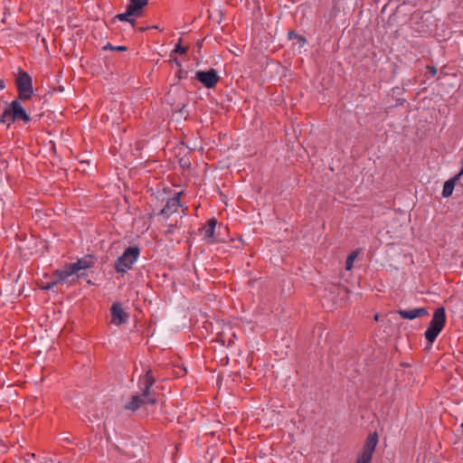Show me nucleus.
Here are the masks:
<instances>
[{"label": "nucleus", "instance_id": "obj_12", "mask_svg": "<svg viewBox=\"0 0 463 463\" xmlns=\"http://www.w3.org/2000/svg\"><path fill=\"white\" fill-rule=\"evenodd\" d=\"M397 313L404 319L412 320L416 317L428 315V310L425 307H418L413 309H400Z\"/></svg>", "mask_w": 463, "mask_h": 463}, {"label": "nucleus", "instance_id": "obj_3", "mask_svg": "<svg viewBox=\"0 0 463 463\" xmlns=\"http://www.w3.org/2000/svg\"><path fill=\"white\" fill-rule=\"evenodd\" d=\"M16 120H23L25 123L30 121L29 115L17 99L13 100L1 116V121L3 123H7V125H10Z\"/></svg>", "mask_w": 463, "mask_h": 463}, {"label": "nucleus", "instance_id": "obj_10", "mask_svg": "<svg viewBox=\"0 0 463 463\" xmlns=\"http://www.w3.org/2000/svg\"><path fill=\"white\" fill-rule=\"evenodd\" d=\"M180 193L176 194L175 196L169 198L164 206V208L161 210L160 213L164 216H170L174 213L177 211V209L181 206L180 204Z\"/></svg>", "mask_w": 463, "mask_h": 463}, {"label": "nucleus", "instance_id": "obj_1", "mask_svg": "<svg viewBox=\"0 0 463 463\" xmlns=\"http://www.w3.org/2000/svg\"><path fill=\"white\" fill-rule=\"evenodd\" d=\"M154 383L155 378L151 375V371H147L139 383L142 393L134 396L131 402L125 405V408L134 411L143 404H154L156 399L150 393V388Z\"/></svg>", "mask_w": 463, "mask_h": 463}, {"label": "nucleus", "instance_id": "obj_21", "mask_svg": "<svg viewBox=\"0 0 463 463\" xmlns=\"http://www.w3.org/2000/svg\"><path fill=\"white\" fill-rule=\"evenodd\" d=\"M5 82L3 80L0 79V90H2L3 89H5Z\"/></svg>", "mask_w": 463, "mask_h": 463}, {"label": "nucleus", "instance_id": "obj_18", "mask_svg": "<svg viewBox=\"0 0 463 463\" xmlns=\"http://www.w3.org/2000/svg\"><path fill=\"white\" fill-rule=\"evenodd\" d=\"M108 49H110V50H115V51H126L127 50V47L126 46H122V45H119V46H112L110 43H107L105 46H104V50H108Z\"/></svg>", "mask_w": 463, "mask_h": 463}, {"label": "nucleus", "instance_id": "obj_8", "mask_svg": "<svg viewBox=\"0 0 463 463\" xmlns=\"http://www.w3.org/2000/svg\"><path fill=\"white\" fill-rule=\"evenodd\" d=\"M111 323L119 326L128 321V315L124 311L120 303H114L110 308Z\"/></svg>", "mask_w": 463, "mask_h": 463}, {"label": "nucleus", "instance_id": "obj_14", "mask_svg": "<svg viewBox=\"0 0 463 463\" xmlns=\"http://www.w3.org/2000/svg\"><path fill=\"white\" fill-rule=\"evenodd\" d=\"M216 224H217L216 219L213 218V219L209 220L207 226L204 228L203 239L209 243L213 242V236H214Z\"/></svg>", "mask_w": 463, "mask_h": 463}, {"label": "nucleus", "instance_id": "obj_9", "mask_svg": "<svg viewBox=\"0 0 463 463\" xmlns=\"http://www.w3.org/2000/svg\"><path fill=\"white\" fill-rule=\"evenodd\" d=\"M76 275L75 269L71 267V263L66 264L61 269L55 271L54 276L56 278L55 284H64L71 282V278Z\"/></svg>", "mask_w": 463, "mask_h": 463}, {"label": "nucleus", "instance_id": "obj_23", "mask_svg": "<svg viewBox=\"0 0 463 463\" xmlns=\"http://www.w3.org/2000/svg\"><path fill=\"white\" fill-rule=\"evenodd\" d=\"M460 427H461V429H463V420H462V423L460 424Z\"/></svg>", "mask_w": 463, "mask_h": 463}, {"label": "nucleus", "instance_id": "obj_11", "mask_svg": "<svg viewBox=\"0 0 463 463\" xmlns=\"http://www.w3.org/2000/svg\"><path fill=\"white\" fill-rule=\"evenodd\" d=\"M71 265L73 269H75L76 275L79 278L83 275V273L80 272L81 270L88 269L94 265V260L91 256H85L76 262L71 263Z\"/></svg>", "mask_w": 463, "mask_h": 463}, {"label": "nucleus", "instance_id": "obj_4", "mask_svg": "<svg viewBox=\"0 0 463 463\" xmlns=\"http://www.w3.org/2000/svg\"><path fill=\"white\" fill-rule=\"evenodd\" d=\"M140 254L138 247H129L118 258L115 263V269L118 273H126L137 262Z\"/></svg>", "mask_w": 463, "mask_h": 463}, {"label": "nucleus", "instance_id": "obj_15", "mask_svg": "<svg viewBox=\"0 0 463 463\" xmlns=\"http://www.w3.org/2000/svg\"><path fill=\"white\" fill-rule=\"evenodd\" d=\"M188 50V47H183L180 43H177L175 47V49L172 51L171 54H170V61H175L178 66L180 65L179 61L176 60V58L174 57V54L175 53H180V54H184L186 53Z\"/></svg>", "mask_w": 463, "mask_h": 463}, {"label": "nucleus", "instance_id": "obj_16", "mask_svg": "<svg viewBox=\"0 0 463 463\" xmlns=\"http://www.w3.org/2000/svg\"><path fill=\"white\" fill-rule=\"evenodd\" d=\"M131 16H135L128 8L125 13L118 14L116 18L119 21H126L133 24V20L131 19Z\"/></svg>", "mask_w": 463, "mask_h": 463}, {"label": "nucleus", "instance_id": "obj_6", "mask_svg": "<svg viewBox=\"0 0 463 463\" xmlns=\"http://www.w3.org/2000/svg\"><path fill=\"white\" fill-rule=\"evenodd\" d=\"M377 444L378 434L376 432L369 434L355 463H371Z\"/></svg>", "mask_w": 463, "mask_h": 463}, {"label": "nucleus", "instance_id": "obj_5", "mask_svg": "<svg viewBox=\"0 0 463 463\" xmlns=\"http://www.w3.org/2000/svg\"><path fill=\"white\" fill-rule=\"evenodd\" d=\"M15 81L19 99L23 100H28L31 99L33 93V80L31 76L25 71H20L16 77Z\"/></svg>", "mask_w": 463, "mask_h": 463}, {"label": "nucleus", "instance_id": "obj_17", "mask_svg": "<svg viewBox=\"0 0 463 463\" xmlns=\"http://www.w3.org/2000/svg\"><path fill=\"white\" fill-rule=\"evenodd\" d=\"M358 253L357 252H352L348 255L346 261H345V269L347 270H350L353 268L354 261L356 259Z\"/></svg>", "mask_w": 463, "mask_h": 463}, {"label": "nucleus", "instance_id": "obj_7", "mask_svg": "<svg viewBox=\"0 0 463 463\" xmlns=\"http://www.w3.org/2000/svg\"><path fill=\"white\" fill-rule=\"evenodd\" d=\"M195 79L198 80L205 88L212 89L215 87L219 80V76L214 69L207 71H198L195 74Z\"/></svg>", "mask_w": 463, "mask_h": 463}, {"label": "nucleus", "instance_id": "obj_20", "mask_svg": "<svg viewBox=\"0 0 463 463\" xmlns=\"http://www.w3.org/2000/svg\"><path fill=\"white\" fill-rule=\"evenodd\" d=\"M428 70H430L432 76H434L437 73V70L435 67H428Z\"/></svg>", "mask_w": 463, "mask_h": 463}, {"label": "nucleus", "instance_id": "obj_13", "mask_svg": "<svg viewBox=\"0 0 463 463\" xmlns=\"http://www.w3.org/2000/svg\"><path fill=\"white\" fill-rule=\"evenodd\" d=\"M148 4L147 0H129V4L127 8L135 15L140 16L143 12V8Z\"/></svg>", "mask_w": 463, "mask_h": 463}, {"label": "nucleus", "instance_id": "obj_22", "mask_svg": "<svg viewBox=\"0 0 463 463\" xmlns=\"http://www.w3.org/2000/svg\"><path fill=\"white\" fill-rule=\"evenodd\" d=\"M300 40H301L303 43H305V42H306V41H305V39H304V38H302V37H300Z\"/></svg>", "mask_w": 463, "mask_h": 463}, {"label": "nucleus", "instance_id": "obj_19", "mask_svg": "<svg viewBox=\"0 0 463 463\" xmlns=\"http://www.w3.org/2000/svg\"><path fill=\"white\" fill-rule=\"evenodd\" d=\"M54 285H56V284H55V281H54V282H52V283H48V284H46L45 286H43V289H50V288H52Z\"/></svg>", "mask_w": 463, "mask_h": 463}, {"label": "nucleus", "instance_id": "obj_2", "mask_svg": "<svg viewBox=\"0 0 463 463\" xmlns=\"http://www.w3.org/2000/svg\"><path fill=\"white\" fill-rule=\"evenodd\" d=\"M446 323V313L444 307L437 308L434 313L432 319L430 320L425 333V338L431 345L442 331Z\"/></svg>", "mask_w": 463, "mask_h": 463}]
</instances>
